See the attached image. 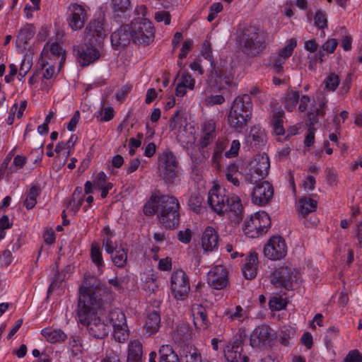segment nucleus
Returning <instances> with one entry per match:
<instances>
[{
	"mask_svg": "<svg viewBox=\"0 0 362 362\" xmlns=\"http://www.w3.org/2000/svg\"><path fill=\"white\" fill-rule=\"evenodd\" d=\"M105 294H108V291L98 279L90 275L85 276L80 288L77 316L78 322L97 339L105 337L110 332L109 325L98 315Z\"/></svg>",
	"mask_w": 362,
	"mask_h": 362,
	"instance_id": "f257e3e1",
	"label": "nucleus"
},
{
	"mask_svg": "<svg viewBox=\"0 0 362 362\" xmlns=\"http://www.w3.org/2000/svg\"><path fill=\"white\" fill-rule=\"evenodd\" d=\"M179 202L175 197L157 192L151 195L144 205V213L146 216L158 213L159 222L170 229L175 228L179 223Z\"/></svg>",
	"mask_w": 362,
	"mask_h": 362,
	"instance_id": "f03ea898",
	"label": "nucleus"
},
{
	"mask_svg": "<svg viewBox=\"0 0 362 362\" xmlns=\"http://www.w3.org/2000/svg\"><path fill=\"white\" fill-rule=\"evenodd\" d=\"M236 40L241 50L247 55L256 57L265 48V35L250 24L239 28Z\"/></svg>",
	"mask_w": 362,
	"mask_h": 362,
	"instance_id": "7ed1b4c3",
	"label": "nucleus"
},
{
	"mask_svg": "<svg viewBox=\"0 0 362 362\" xmlns=\"http://www.w3.org/2000/svg\"><path fill=\"white\" fill-rule=\"evenodd\" d=\"M252 102L247 94L238 96L229 112L228 122L235 131L241 132L247 127L252 115Z\"/></svg>",
	"mask_w": 362,
	"mask_h": 362,
	"instance_id": "20e7f679",
	"label": "nucleus"
},
{
	"mask_svg": "<svg viewBox=\"0 0 362 362\" xmlns=\"http://www.w3.org/2000/svg\"><path fill=\"white\" fill-rule=\"evenodd\" d=\"M270 282L276 288L293 290L300 284V274L297 269L291 266H281L275 268L271 274Z\"/></svg>",
	"mask_w": 362,
	"mask_h": 362,
	"instance_id": "39448f33",
	"label": "nucleus"
},
{
	"mask_svg": "<svg viewBox=\"0 0 362 362\" xmlns=\"http://www.w3.org/2000/svg\"><path fill=\"white\" fill-rule=\"evenodd\" d=\"M270 225L269 215L265 211H259L245 219L243 229L247 237L255 238L266 233Z\"/></svg>",
	"mask_w": 362,
	"mask_h": 362,
	"instance_id": "423d86ee",
	"label": "nucleus"
},
{
	"mask_svg": "<svg viewBox=\"0 0 362 362\" xmlns=\"http://www.w3.org/2000/svg\"><path fill=\"white\" fill-rule=\"evenodd\" d=\"M269 159L266 155L256 156L249 163L243 177L246 182L254 184L264 178L269 173Z\"/></svg>",
	"mask_w": 362,
	"mask_h": 362,
	"instance_id": "0eeeda50",
	"label": "nucleus"
},
{
	"mask_svg": "<svg viewBox=\"0 0 362 362\" xmlns=\"http://www.w3.org/2000/svg\"><path fill=\"white\" fill-rule=\"evenodd\" d=\"M170 291L177 300L187 298L190 291V282L188 276L182 269L176 270L171 274Z\"/></svg>",
	"mask_w": 362,
	"mask_h": 362,
	"instance_id": "6e6552de",
	"label": "nucleus"
},
{
	"mask_svg": "<svg viewBox=\"0 0 362 362\" xmlns=\"http://www.w3.org/2000/svg\"><path fill=\"white\" fill-rule=\"evenodd\" d=\"M177 162L173 153L168 151L159 158V173L166 182H170L177 174Z\"/></svg>",
	"mask_w": 362,
	"mask_h": 362,
	"instance_id": "1a4fd4ad",
	"label": "nucleus"
},
{
	"mask_svg": "<svg viewBox=\"0 0 362 362\" xmlns=\"http://www.w3.org/2000/svg\"><path fill=\"white\" fill-rule=\"evenodd\" d=\"M274 195V188L269 182L263 181L257 184L252 192V202L257 206L268 204Z\"/></svg>",
	"mask_w": 362,
	"mask_h": 362,
	"instance_id": "9d476101",
	"label": "nucleus"
},
{
	"mask_svg": "<svg viewBox=\"0 0 362 362\" xmlns=\"http://www.w3.org/2000/svg\"><path fill=\"white\" fill-rule=\"evenodd\" d=\"M287 252L285 240L281 237L270 238L264 247V254L269 259L278 260L284 257Z\"/></svg>",
	"mask_w": 362,
	"mask_h": 362,
	"instance_id": "9b49d317",
	"label": "nucleus"
},
{
	"mask_svg": "<svg viewBox=\"0 0 362 362\" xmlns=\"http://www.w3.org/2000/svg\"><path fill=\"white\" fill-rule=\"evenodd\" d=\"M74 50L76 52L78 62L82 66L89 65L99 59L102 56L99 49L91 45V44L76 45Z\"/></svg>",
	"mask_w": 362,
	"mask_h": 362,
	"instance_id": "f8f14e48",
	"label": "nucleus"
},
{
	"mask_svg": "<svg viewBox=\"0 0 362 362\" xmlns=\"http://www.w3.org/2000/svg\"><path fill=\"white\" fill-rule=\"evenodd\" d=\"M207 280L213 288L223 289L228 284V272L223 265H217L209 272Z\"/></svg>",
	"mask_w": 362,
	"mask_h": 362,
	"instance_id": "ddd939ff",
	"label": "nucleus"
},
{
	"mask_svg": "<svg viewBox=\"0 0 362 362\" xmlns=\"http://www.w3.org/2000/svg\"><path fill=\"white\" fill-rule=\"evenodd\" d=\"M132 40V24H122L111 35V44L115 49L124 48Z\"/></svg>",
	"mask_w": 362,
	"mask_h": 362,
	"instance_id": "4468645a",
	"label": "nucleus"
},
{
	"mask_svg": "<svg viewBox=\"0 0 362 362\" xmlns=\"http://www.w3.org/2000/svg\"><path fill=\"white\" fill-rule=\"evenodd\" d=\"M154 39L152 24H134L132 27V40L139 44L148 45Z\"/></svg>",
	"mask_w": 362,
	"mask_h": 362,
	"instance_id": "2eb2a0df",
	"label": "nucleus"
},
{
	"mask_svg": "<svg viewBox=\"0 0 362 362\" xmlns=\"http://www.w3.org/2000/svg\"><path fill=\"white\" fill-rule=\"evenodd\" d=\"M208 203L212 210L218 214L226 211V199L221 187L215 186L209 192Z\"/></svg>",
	"mask_w": 362,
	"mask_h": 362,
	"instance_id": "dca6fc26",
	"label": "nucleus"
},
{
	"mask_svg": "<svg viewBox=\"0 0 362 362\" xmlns=\"http://www.w3.org/2000/svg\"><path fill=\"white\" fill-rule=\"evenodd\" d=\"M272 340L271 328L265 325L256 327L250 335V344L252 347H262Z\"/></svg>",
	"mask_w": 362,
	"mask_h": 362,
	"instance_id": "f3484780",
	"label": "nucleus"
},
{
	"mask_svg": "<svg viewBox=\"0 0 362 362\" xmlns=\"http://www.w3.org/2000/svg\"><path fill=\"white\" fill-rule=\"evenodd\" d=\"M55 62L57 64L58 70H59L66 59V52L64 49L57 42H53L48 45L47 47H45V49L42 54V57Z\"/></svg>",
	"mask_w": 362,
	"mask_h": 362,
	"instance_id": "a211bd4d",
	"label": "nucleus"
},
{
	"mask_svg": "<svg viewBox=\"0 0 362 362\" xmlns=\"http://www.w3.org/2000/svg\"><path fill=\"white\" fill-rule=\"evenodd\" d=\"M84 33L89 44H97L99 47L107 35L103 24H87Z\"/></svg>",
	"mask_w": 362,
	"mask_h": 362,
	"instance_id": "6ab92c4d",
	"label": "nucleus"
},
{
	"mask_svg": "<svg viewBox=\"0 0 362 362\" xmlns=\"http://www.w3.org/2000/svg\"><path fill=\"white\" fill-rule=\"evenodd\" d=\"M90 9L86 5L74 3L67 10L68 20L70 23H86L90 16Z\"/></svg>",
	"mask_w": 362,
	"mask_h": 362,
	"instance_id": "aec40b11",
	"label": "nucleus"
},
{
	"mask_svg": "<svg viewBox=\"0 0 362 362\" xmlns=\"http://www.w3.org/2000/svg\"><path fill=\"white\" fill-rule=\"evenodd\" d=\"M216 135V122L213 119L204 122L201 124L199 146L202 148L207 147L214 141Z\"/></svg>",
	"mask_w": 362,
	"mask_h": 362,
	"instance_id": "412c9836",
	"label": "nucleus"
},
{
	"mask_svg": "<svg viewBox=\"0 0 362 362\" xmlns=\"http://www.w3.org/2000/svg\"><path fill=\"white\" fill-rule=\"evenodd\" d=\"M230 213V218L235 223L242 220L244 207L241 199L237 195H232L226 199V211Z\"/></svg>",
	"mask_w": 362,
	"mask_h": 362,
	"instance_id": "4be33fe9",
	"label": "nucleus"
},
{
	"mask_svg": "<svg viewBox=\"0 0 362 362\" xmlns=\"http://www.w3.org/2000/svg\"><path fill=\"white\" fill-rule=\"evenodd\" d=\"M218 245V234L215 228L207 226L203 231L202 236V245L206 251H214Z\"/></svg>",
	"mask_w": 362,
	"mask_h": 362,
	"instance_id": "5701e85b",
	"label": "nucleus"
},
{
	"mask_svg": "<svg viewBox=\"0 0 362 362\" xmlns=\"http://www.w3.org/2000/svg\"><path fill=\"white\" fill-rule=\"evenodd\" d=\"M258 257L255 252H250L245 259V263L242 267L244 277L247 279H253L257 274Z\"/></svg>",
	"mask_w": 362,
	"mask_h": 362,
	"instance_id": "b1692460",
	"label": "nucleus"
},
{
	"mask_svg": "<svg viewBox=\"0 0 362 362\" xmlns=\"http://www.w3.org/2000/svg\"><path fill=\"white\" fill-rule=\"evenodd\" d=\"M143 346L141 342L138 339L129 341L128 344V352L127 362H142Z\"/></svg>",
	"mask_w": 362,
	"mask_h": 362,
	"instance_id": "393cba45",
	"label": "nucleus"
},
{
	"mask_svg": "<svg viewBox=\"0 0 362 362\" xmlns=\"http://www.w3.org/2000/svg\"><path fill=\"white\" fill-rule=\"evenodd\" d=\"M192 312L194 325L197 327L206 329L209 325L206 309L201 305L196 304L192 306Z\"/></svg>",
	"mask_w": 362,
	"mask_h": 362,
	"instance_id": "a878e982",
	"label": "nucleus"
},
{
	"mask_svg": "<svg viewBox=\"0 0 362 362\" xmlns=\"http://www.w3.org/2000/svg\"><path fill=\"white\" fill-rule=\"evenodd\" d=\"M160 327V317L159 314L156 311L149 313L144 326V330L146 331V333L148 335L153 334L159 330Z\"/></svg>",
	"mask_w": 362,
	"mask_h": 362,
	"instance_id": "bb28decb",
	"label": "nucleus"
},
{
	"mask_svg": "<svg viewBox=\"0 0 362 362\" xmlns=\"http://www.w3.org/2000/svg\"><path fill=\"white\" fill-rule=\"evenodd\" d=\"M226 179L228 182L232 183L235 187L240 185V177L244 174L239 170V167L235 163H230L224 170Z\"/></svg>",
	"mask_w": 362,
	"mask_h": 362,
	"instance_id": "cd10ccee",
	"label": "nucleus"
},
{
	"mask_svg": "<svg viewBox=\"0 0 362 362\" xmlns=\"http://www.w3.org/2000/svg\"><path fill=\"white\" fill-rule=\"evenodd\" d=\"M224 316L230 322L235 320H243L249 318L248 313L242 306L236 305L235 308H228L224 310Z\"/></svg>",
	"mask_w": 362,
	"mask_h": 362,
	"instance_id": "c85d7f7f",
	"label": "nucleus"
},
{
	"mask_svg": "<svg viewBox=\"0 0 362 362\" xmlns=\"http://www.w3.org/2000/svg\"><path fill=\"white\" fill-rule=\"evenodd\" d=\"M41 334L50 343H56L64 341L66 338V334L61 329H52L45 328L41 331Z\"/></svg>",
	"mask_w": 362,
	"mask_h": 362,
	"instance_id": "c756f323",
	"label": "nucleus"
},
{
	"mask_svg": "<svg viewBox=\"0 0 362 362\" xmlns=\"http://www.w3.org/2000/svg\"><path fill=\"white\" fill-rule=\"evenodd\" d=\"M317 206L316 200L310 197H303L299 200V213L303 216L315 211Z\"/></svg>",
	"mask_w": 362,
	"mask_h": 362,
	"instance_id": "7c9ffc66",
	"label": "nucleus"
},
{
	"mask_svg": "<svg viewBox=\"0 0 362 362\" xmlns=\"http://www.w3.org/2000/svg\"><path fill=\"white\" fill-rule=\"evenodd\" d=\"M160 362H180L179 357L170 345H162L159 349Z\"/></svg>",
	"mask_w": 362,
	"mask_h": 362,
	"instance_id": "2f4dec72",
	"label": "nucleus"
},
{
	"mask_svg": "<svg viewBox=\"0 0 362 362\" xmlns=\"http://www.w3.org/2000/svg\"><path fill=\"white\" fill-rule=\"evenodd\" d=\"M182 362H204L199 350L194 347H188L183 351L182 355Z\"/></svg>",
	"mask_w": 362,
	"mask_h": 362,
	"instance_id": "473e14b6",
	"label": "nucleus"
},
{
	"mask_svg": "<svg viewBox=\"0 0 362 362\" xmlns=\"http://www.w3.org/2000/svg\"><path fill=\"white\" fill-rule=\"evenodd\" d=\"M108 318L113 328L127 325L125 315L119 309L117 308L110 311Z\"/></svg>",
	"mask_w": 362,
	"mask_h": 362,
	"instance_id": "72a5a7b5",
	"label": "nucleus"
},
{
	"mask_svg": "<svg viewBox=\"0 0 362 362\" xmlns=\"http://www.w3.org/2000/svg\"><path fill=\"white\" fill-rule=\"evenodd\" d=\"M39 64L42 70H44L43 76L45 78L49 79L55 75V66H57V64L55 62L50 61L47 59V57H45V58L42 57Z\"/></svg>",
	"mask_w": 362,
	"mask_h": 362,
	"instance_id": "f704fd0d",
	"label": "nucleus"
},
{
	"mask_svg": "<svg viewBox=\"0 0 362 362\" xmlns=\"http://www.w3.org/2000/svg\"><path fill=\"white\" fill-rule=\"evenodd\" d=\"M299 101V93L297 91L289 90L284 98V107L288 111H293Z\"/></svg>",
	"mask_w": 362,
	"mask_h": 362,
	"instance_id": "c9c22d12",
	"label": "nucleus"
},
{
	"mask_svg": "<svg viewBox=\"0 0 362 362\" xmlns=\"http://www.w3.org/2000/svg\"><path fill=\"white\" fill-rule=\"evenodd\" d=\"M340 83V78L338 74L330 72L325 77L323 81L325 90L329 92L336 90Z\"/></svg>",
	"mask_w": 362,
	"mask_h": 362,
	"instance_id": "e433bc0d",
	"label": "nucleus"
},
{
	"mask_svg": "<svg viewBox=\"0 0 362 362\" xmlns=\"http://www.w3.org/2000/svg\"><path fill=\"white\" fill-rule=\"evenodd\" d=\"M83 196L82 195V189L76 188L72 195L71 200L68 204V207L75 214L83 203Z\"/></svg>",
	"mask_w": 362,
	"mask_h": 362,
	"instance_id": "4c0bfd02",
	"label": "nucleus"
},
{
	"mask_svg": "<svg viewBox=\"0 0 362 362\" xmlns=\"http://www.w3.org/2000/svg\"><path fill=\"white\" fill-rule=\"evenodd\" d=\"M242 348L238 346L228 345L224 349V356L228 362H238L240 358Z\"/></svg>",
	"mask_w": 362,
	"mask_h": 362,
	"instance_id": "58836bf2",
	"label": "nucleus"
},
{
	"mask_svg": "<svg viewBox=\"0 0 362 362\" xmlns=\"http://www.w3.org/2000/svg\"><path fill=\"white\" fill-rule=\"evenodd\" d=\"M115 16L125 13L130 6V0H111Z\"/></svg>",
	"mask_w": 362,
	"mask_h": 362,
	"instance_id": "ea45409f",
	"label": "nucleus"
},
{
	"mask_svg": "<svg viewBox=\"0 0 362 362\" xmlns=\"http://www.w3.org/2000/svg\"><path fill=\"white\" fill-rule=\"evenodd\" d=\"M40 189L37 186H33L27 194V197L24 201V206L27 209H32L37 203V197L40 194Z\"/></svg>",
	"mask_w": 362,
	"mask_h": 362,
	"instance_id": "a19ab883",
	"label": "nucleus"
},
{
	"mask_svg": "<svg viewBox=\"0 0 362 362\" xmlns=\"http://www.w3.org/2000/svg\"><path fill=\"white\" fill-rule=\"evenodd\" d=\"M112 255V260L115 266L118 267H124L127 261V250L124 249L122 246L117 250L115 255Z\"/></svg>",
	"mask_w": 362,
	"mask_h": 362,
	"instance_id": "79ce46f5",
	"label": "nucleus"
},
{
	"mask_svg": "<svg viewBox=\"0 0 362 362\" xmlns=\"http://www.w3.org/2000/svg\"><path fill=\"white\" fill-rule=\"evenodd\" d=\"M90 257L92 262L95 264L100 270L104 265L102 252L98 243H93L90 248Z\"/></svg>",
	"mask_w": 362,
	"mask_h": 362,
	"instance_id": "37998d69",
	"label": "nucleus"
},
{
	"mask_svg": "<svg viewBox=\"0 0 362 362\" xmlns=\"http://www.w3.org/2000/svg\"><path fill=\"white\" fill-rule=\"evenodd\" d=\"M283 117L284 112L279 111L274 112L272 119V126L274 131L276 135H283L284 134V129L283 127Z\"/></svg>",
	"mask_w": 362,
	"mask_h": 362,
	"instance_id": "c03bdc74",
	"label": "nucleus"
},
{
	"mask_svg": "<svg viewBox=\"0 0 362 362\" xmlns=\"http://www.w3.org/2000/svg\"><path fill=\"white\" fill-rule=\"evenodd\" d=\"M286 305V298L279 295L272 297L269 302V308L273 310H281L285 308Z\"/></svg>",
	"mask_w": 362,
	"mask_h": 362,
	"instance_id": "a18cd8bd",
	"label": "nucleus"
},
{
	"mask_svg": "<svg viewBox=\"0 0 362 362\" xmlns=\"http://www.w3.org/2000/svg\"><path fill=\"white\" fill-rule=\"evenodd\" d=\"M297 45V41L294 38H291L288 40L287 45L281 48L279 51V54L283 57V59H285L286 60L288 59L293 54V52L294 49L296 48Z\"/></svg>",
	"mask_w": 362,
	"mask_h": 362,
	"instance_id": "49530a36",
	"label": "nucleus"
},
{
	"mask_svg": "<svg viewBox=\"0 0 362 362\" xmlns=\"http://www.w3.org/2000/svg\"><path fill=\"white\" fill-rule=\"evenodd\" d=\"M115 115L114 109L110 107H103L101 110L98 112L96 118L98 121L104 122L111 120Z\"/></svg>",
	"mask_w": 362,
	"mask_h": 362,
	"instance_id": "de8ad7c7",
	"label": "nucleus"
},
{
	"mask_svg": "<svg viewBox=\"0 0 362 362\" xmlns=\"http://www.w3.org/2000/svg\"><path fill=\"white\" fill-rule=\"evenodd\" d=\"M134 13L140 21L138 22L137 21H134L135 20H132L130 23H152L151 19L147 17L148 12L146 6L140 5L136 6Z\"/></svg>",
	"mask_w": 362,
	"mask_h": 362,
	"instance_id": "09e8293b",
	"label": "nucleus"
},
{
	"mask_svg": "<svg viewBox=\"0 0 362 362\" xmlns=\"http://www.w3.org/2000/svg\"><path fill=\"white\" fill-rule=\"evenodd\" d=\"M115 339L119 342H124L129 337L127 325L113 328Z\"/></svg>",
	"mask_w": 362,
	"mask_h": 362,
	"instance_id": "8fccbe9b",
	"label": "nucleus"
},
{
	"mask_svg": "<svg viewBox=\"0 0 362 362\" xmlns=\"http://www.w3.org/2000/svg\"><path fill=\"white\" fill-rule=\"evenodd\" d=\"M26 107H27V101H25V100L22 101L19 107H18L16 103H15L11 107V115H10V116L8 117V119L10 120L11 117L12 116V119H11V121L10 124H12L13 117H15L16 115V117L18 118H21L23 116V112H24Z\"/></svg>",
	"mask_w": 362,
	"mask_h": 362,
	"instance_id": "3c124183",
	"label": "nucleus"
},
{
	"mask_svg": "<svg viewBox=\"0 0 362 362\" xmlns=\"http://www.w3.org/2000/svg\"><path fill=\"white\" fill-rule=\"evenodd\" d=\"M202 197L199 194H192L189 199L188 204L190 208L196 213H199L202 209Z\"/></svg>",
	"mask_w": 362,
	"mask_h": 362,
	"instance_id": "603ef678",
	"label": "nucleus"
},
{
	"mask_svg": "<svg viewBox=\"0 0 362 362\" xmlns=\"http://www.w3.org/2000/svg\"><path fill=\"white\" fill-rule=\"evenodd\" d=\"M177 85H182L189 90H193L195 85V80L192 78L191 75L187 72H183L181 74L180 78Z\"/></svg>",
	"mask_w": 362,
	"mask_h": 362,
	"instance_id": "864d4df0",
	"label": "nucleus"
},
{
	"mask_svg": "<svg viewBox=\"0 0 362 362\" xmlns=\"http://www.w3.org/2000/svg\"><path fill=\"white\" fill-rule=\"evenodd\" d=\"M193 46V41L192 40H185L182 45L180 52L179 54V61L177 64L182 67L183 66L180 60L185 59L187 54L191 51Z\"/></svg>",
	"mask_w": 362,
	"mask_h": 362,
	"instance_id": "5fc2aeb1",
	"label": "nucleus"
},
{
	"mask_svg": "<svg viewBox=\"0 0 362 362\" xmlns=\"http://www.w3.org/2000/svg\"><path fill=\"white\" fill-rule=\"evenodd\" d=\"M27 162V158L23 155H17L10 167V170L11 173L16 172L20 169L23 168Z\"/></svg>",
	"mask_w": 362,
	"mask_h": 362,
	"instance_id": "6e6d98bb",
	"label": "nucleus"
},
{
	"mask_svg": "<svg viewBox=\"0 0 362 362\" xmlns=\"http://www.w3.org/2000/svg\"><path fill=\"white\" fill-rule=\"evenodd\" d=\"M225 102V98L221 95H209L204 99V104L211 107L215 105H221Z\"/></svg>",
	"mask_w": 362,
	"mask_h": 362,
	"instance_id": "4d7b16f0",
	"label": "nucleus"
},
{
	"mask_svg": "<svg viewBox=\"0 0 362 362\" xmlns=\"http://www.w3.org/2000/svg\"><path fill=\"white\" fill-rule=\"evenodd\" d=\"M103 245L107 253L112 255L117 250V243H114L110 237H105L103 240Z\"/></svg>",
	"mask_w": 362,
	"mask_h": 362,
	"instance_id": "13d9d810",
	"label": "nucleus"
},
{
	"mask_svg": "<svg viewBox=\"0 0 362 362\" xmlns=\"http://www.w3.org/2000/svg\"><path fill=\"white\" fill-rule=\"evenodd\" d=\"M34 31L30 26H27L20 30L18 38L21 41L26 43L27 40L33 36Z\"/></svg>",
	"mask_w": 362,
	"mask_h": 362,
	"instance_id": "bf43d9fd",
	"label": "nucleus"
},
{
	"mask_svg": "<svg viewBox=\"0 0 362 362\" xmlns=\"http://www.w3.org/2000/svg\"><path fill=\"white\" fill-rule=\"evenodd\" d=\"M154 18L157 23H170L171 16L170 13L167 11H156L154 15Z\"/></svg>",
	"mask_w": 362,
	"mask_h": 362,
	"instance_id": "052dcab7",
	"label": "nucleus"
},
{
	"mask_svg": "<svg viewBox=\"0 0 362 362\" xmlns=\"http://www.w3.org/2000/svg\"><path fill=\"white\" fill-rule=\"evenodd\" d=\"M319 115L324 116V111H320L319 109L315 108L311 109L310 111L308 112V117L310 126H313L318 122L317 116Z\"/></svg>",
	"mask_w": 362,
	"mask_h": 362,
	"instance_id": "680f3d73",
	"label": "nucleus"
},
{
	"mask_svg": "<svg viewBox=\"0 0 362 362\" xmlns=\"http://www.w3.org/2000/svg\"><path fill=\"white\" fill-rule=\"evenodd\" d=\"M344 362H362V354L356 349L351 351Z\"/></svg>",
	"mask_w": 362,
	"mask_h": 362,
	"instance_id": "e2e57ef3",
	"label": "nucleus"
},
{
	"mask_svg": "<svg viewBox=\"0 0 362 362\" xmlns=\"http://www.w3.org/2000/svg\"><path fill=\"white\" fill-rule=\"evenodd\" d=\"M240 144L238 140H233L231 143L230 148L226 151L225 156L228 158L235 157L238 154Z\"/></svg>",
	"mask_w": 362,
	"mask_h": 362,
	"instance_id": "0e129e2a",
	"label": "nucleus"
},
{
	"mask_svg": "<svg viewBox=\"0 0 362 362\" xmlns=\"http://www.w3.org/2000/svg\"><path fill=\"white\" fill-rule=\"evenodd\" d=\"M192 234V230L189 228H186L179 231L177 238L181 243L187 244L191 241Z\"/></svg>",
	"mask_w": 362,
	"mask_h": 362,
	"instance_id": "69168bd1",
	"label": "nucleus"
},
{
	"mask_svg": "<svg viewBox=\"0 0 362 362\" xmlns=\"http://www.w3.org/2000/svg\"><path fill=\"white\" fill-rule=\"evenodd\" d=\"M338 45V42L336 39H329L322 44V47L324 51L328 53H333Z\"/></svg>",
	"mask_w": 362,
	"mask_h": 362,
	"instance_id": "338daca9",
	"label": "nucleus"
},
{
	"mask_svg": "<svg viewBox=\"0 0 362 362\" xmlns=\"http://www.w3.org/2000/svg\"><path fill=\"white\" fill-rule=\"evenodd\" d=\"M106 178L107 176L103 172L98 173L93 181L94 187L98 189L107 185L108 182H106Z\"/></svg>",
	"mask_w": 362,
	"mask_h": 362,
	"instance_id": "774afa93",
	"label": "nucleus"
}]
</instances>
